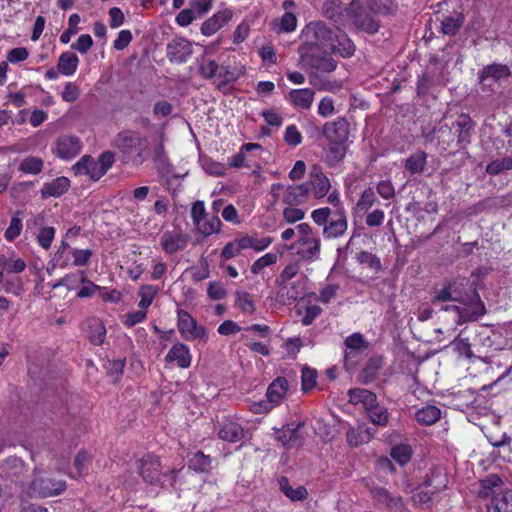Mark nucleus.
<instances>
[{
	"instance_id": "nucleus-17",
	"label": "nucleus",
	"mask_w": 512,
	"mask_h": 512,
	"mask_svg": "<svg viewBox=\"0 0 512 512\" xmlns=\"http://www.w3.org/2000/svg\"><path fill=\"white\" fill-rule=\"evenodd\" d=\"M189 237L181 232L166 231L161 237V246L167 254H174L179 250H183Z\"/></svg>"
},
{
	"instance_id": "nucleus-42",
	"label": "nucleus",
	"mask_w": 512,
	"mask_h": 512,
	"mask_svg": "<svg viewBox=\"0 0 512 512\" xmlns=\"http://www.w3.org/2000/svg\"><path fill=\"white\" fill-rule=\"evenodd\" d=\"M501 484H502V479L498 475L491 474V475L487 476L485 479L481 480V482H480L481 488L478 492L479 497L493 498V496L497 495L494 488L499 487Z\"/></svg>"
},
{
	"instance_id": "nucleus-27",
	"label": "nucleus",
	"mask_w": 512,
	"mask_h": 512,
	"mask_svg": "<svg viewBox=\"0 0 512 512\" xmlns=\"http://www.w3.org/2000/svg\"><path fill=\"white\" fill-rule=\"evenodd\" d=\"M382 365L383 359L381 356L370 357L358 376L359 382L365 385L373 382L382 368Z\"/></svg>"
},
{
	"instance_id": "nucleus-57",
	"label": "nucleus",
	"mask_w": 512,
	"mask_h": 512,
	"mask_svg": "<svg viewBox=\"0 0 512 512\" xmlns=\"http://www.w3.org/2000/svg\"><path fill=\"white\" fill-rule=\"evenodd\" d=\"M451 346L453 347V350L460 356H465L468 359H471L473 357L471 344L468 338H461L460 336H457L451 342Z\"/></svg>"
},
{
	"instance_id": "nucleus-18",
	"label": "nucleus",
	"mask_w": 512,
	"mask_h": 512,
	"mask_svg": "<svg viewBox=\"0 0 512 512\" xmlns=\"http://www.w3.org/2000/svg\"><path fill=\"white\" fill-rule=\"evenodd\" d=\"M233 16L230 9H224L217 12L212 17L204 21L201 26V32L205 36H211L216 33L220 28L227 24Z\"/></svg>"
},
{
	"instance_id": "nucleus-6",
	"label": "nucleus",
	"mask_w": 512,
	"mask_h": 512,
	"mask_svg": "<svg viewBox=\"0 0 512 512\" xmlns=\"http://www.w3.org/2000/svg\"><path fill=\"white\" fill-rule=\"evenodd\" d=\"M146 138L141 137L137 132L124 130L117 134L114 145L124 154L137 153L139 156L146 148Z\"/></svg>"
},
{
	"instance_id": "nucleus-10",
	"label": "nucleus",
	"mask_w": 512,
	"mask_h": 512,
	"mask_svg": "<svg viewBox=\"0 0 512 512\" xmlns=\"http://www.w3.org/2000/svg\"><path fill=\"white\" fill-rule=\"evenodd\" d=\"M370 492L376 504L387 512L405 511V504L401 496L394 495L384 487L379 486L371 488Z\"/></svg>"
},
{
	"instance_id": "nucleus-58",
	"label": "nucleus",
	"mask_w": 512,
	"mask_h": 512,
	"mask_svg": "<svg viewBox=\"0 0 512 512\" xmlns=\"http://www.w3.org/2000/svg\"><path fill=\"white\" fill-rule=\"evenodd\" d=\"M235 305L245 313L253 314L255 311V303L248 292H237Z\"/></svg>"
},
{
	"instance_id": "nucleus-50",
	"label": "nucleus",
	"mask_w": 512,
	"mask_h": 512,
	"mask_svg": "<svg viewBox=\"0 0 512 512\" xmlns=\"http://www.w3.org/2000/svg\"><path fill=\"white\" fill-rule=\"evenodd\" d=\"M158 291V287L153 285L141 286L138 292V295L141 297V300L138 303L139 308L143 310L147 309L152 304Z\"/></svg>"
},
{
	"instance_id": "nucleus-26",
	"label": "nucleus",
	"mask_w": 512,
	"mask_h": 512,
	"mask_svg": "<svg viewBox=\"0 0 512 512\" xmlns=\"http://www.w3.org/2000/svg\"><path fill=\"white\" fill-rule=\"evenodd\" d=\"M375 430L365 423L358 424L356 429H350L346 433L347 442L350 446L357 447L371 440Z\"/></svg>"
},
{
	"instance_id": "nucleus-33",
	"label": "nucleus",
	"mask_w": 512,
	"mask_h": 512,
	"mask_svg": "<svg viewBox=\"0 0 512 512\" xmlns=\"http://www.w3.org/2000/svg\"><path fill=\"white\" fill-rule=\"evenodd\" d=\"M414 418L418 424L430 426L441 418V410L435 405H426L415 412Z\"/></svg>"
},
{
	"instance_id": "nucleus-45",
	"label": "nucleus",
	"mask_w": 512,
	"mask_h": 512,
	"mask_svg": "<svg viewBox=\"0 0 512 512\" xmlns=\"http://www.w3.org/2000/svg\"><path fill=\"white\" fill-rule=\"evenodd\" d=\"M7 477H18L25 470V463L16 456H10L3 462L1 466Z\"/></svg>"
},
{
	"instance_id": "nucleus-32",
	"label": "nucleus",
	"mask_w": 512,
	"mask_h": 512,
	"mask_svg": "<svg viewBox=\"0 0 512 512\" xmlns=\"http://www.w3.org/2000/svg\"><path fill=\"white\" fill-rule=\"evenodd\" d=\"M488 512H512V489H504L493 496Z\"/></svg>"
},
{
	"instance_id": "nucleus-22",
	"label": "nucleus",
	"mask_w": 512,
	"mask_h": 512,
	"mask_svg": "<svg viewBox=\"0 0 512 512\" xmlns=\"http://www.w3.org/2000/svg\"><path fill=\"white\" fill-rule=\"evenodd\" d=\"M330 49L334 54H339L343 58H350L354 55L356 47L353 41L341 29L340 32H337V37Z\"/></svg>"
},
{
	"instance_id": "nucleus-7",
	"label": "nucleus",
	"mask_w": 512,
	"mask_h": 512,
	"mask_svg": "<svg viewBox=\"0 0 512 512\" xmlns=\"http://www.w3.org/2000/svg\"><path fill=\"white\" fill-rule=\"evenodd\" d=\"M510 68L505 64L493 63L484 66L478 72L479 84L483 91H494V84L502 78H506L510 75Z\"/></svg>"
},
{
	"instance_id": "nucleus-24",
	"label": "nucleus",
	"mask_w": 512,
	"mask_h": 512,
	"mask_svg": "<svg viewBox=\"0 0 512 512\" xmlns=\"http://www.w3.org/2000/svg\"><path fill=\"white\" fill-rule=\"evenodd\" d=\"M288 389V380L285 377H277L268 386L266 397L276 407L285 397Z\"/></svg>"
},
{
	"instance_id": "nucleus-13",
	"label": "nucleus",
	"mask_w": 512,
	"mask_h": 512,
	"mask_svg": "<svg viewBox=\"0 0 512 512\" xmlns=\"http://www.w3.org/2000/svg\"><path fill=\"white\" fill-rule=\"evenodd\" d=\"M322 134L328 142L346 143L349 137V122L344 117L326 122L323 125Z\"/></svg>"
},
{
	"instance_id": "nucleus-60",
	"label": "nucleus",
	"mask_w": 512,
	"mask_h": 512,
	"mask_svg": "<svg viewBox=\"0 0 512 512\" xmlns=\"http://www.w3.org/2000/svg\"><path fill=\"white\" fill-rule=\"evenodd\" d=\"M126 364V359H116V360H109L105 364V369L107 375L114 377L115 381H117L121 375L123 374V370Z\"/></svg>"
},
{
	"instance_id": "nucleus-47",
	"label": "nucleus",
	"mask_w": 512,
	"mask_h": 512,
	"mask_svg": "<svg viewBox=\"0 0 512 512\" xmlns=\"http://www.w3.org/2000/svg\"><path fill=\"white\" fill-rule=\"evenodd\" d=\"M22 214L23 212L21 210H17L12 216L10 224L4 233L7 241L12 242L20 235L23 228L22 219L20 217Z\"/></svg>"
},
{
	"instance_id": "nucleus-61",
	"label": "nucleus",
	"mask_w": 512,
	"mask_h": 512,
	"mask_svg": "<svg viewBox=\"0 0 512 512\" xmlns=\"http://www.w3.org/2000/svg\"><path fill=\"white\" fill-rule=\"evenodd\" d=\"M277 261V255L274 253H267L257 259L251 266V272L255 275L259 274L265 267L270 266Z\"/></svg>"
},
{
	"instance_id": "nucleus-52",
	"label": "nucleus",
	"mask_w": 512,
	"mask_h": 512,
	"mask_svg": "<svg viewBox=\"0 0 512 512\" xmlns=\"http://www.w3.org/2000/svg\"><path fill=\"white\" fill-rule=\"evenodd\" d=\"M221 226L222 222L218 215H213L211 219L201 222L196 228L204 237H208L213 233H219Z\"/></svg>"
},
{
	"instance_id": "nucleus-20",
	"label": "nucleus",
	"mask_w": 512,
	"mask_h": 512,
	"mask_svg": "<svg viewBox=\"0 0 512 512\" xmlns=\"http://www.w3.org/2000/svg\"><path fill=\"white\" fill-rule=\"evenodd\" d=\"M308 28L313 31L316 40L330 47L337 37V32L341 30L339 27H330L323 21L311 23Z\"/></svg>"
},
{
	"instance_id": "nucleus-3",
	"label": "nucleus",
	"mask_w": 512,
	"mask_h": 512,
	"mask_svg": "<svg viewBox=\"0 0 512 512\" xmlns=\"http://www.w3.org/2000/svg\"><path fill=\"white\" fill-rule=\"evenodd\" d=\"M177 327L181 336L187 341L196 339L207 341L208 334L205 327L198 325L195 318L185 310H177Z\"/></svg>"
},
{
	"instance_id": "nucleus-2",
	"label": "nucleus",
	"mask_w": 512,
	"mask_h": 512,
	"mask_svg": "<svg viewBox=\"0 0 512 512\" xmlns=\"http://www.w3.org/2000/svg\"><path fill=\"white\" fill-rule=\"evenodd\" d=\"M473 297L476 303L467 304L465 302H458L460 305H445L441 310L455 313V323L457 325L475 322L487 313V309L479 293H475Z\"/></svg>"
},
{
	"instance_id": "nucleus-31",
	"label": "nucleus",
	"mask_w": 512,
	"mask_h": 512,
	"mask_svg": "<svg viewBox=\"0 0 512 512\" xmlns=\"http://www.w3.org/2000/svg\"><path fill=\"white\" fill-rule=\"evenodd\" d=\"M349 402L357 405L362 404L365 408V411L368 408H371L377 402V396L374 392L363 389V388H353L348 391Z\"/></svg>"
},
{
	"instance_id": "nucleus-11",
	"label": "nucleus",
	"mask_w": 512,
	"mask_h": 512,
	"mask_svg": "<svg viewBox=\"0 0 512 512\" xmlns=\"http://www.w3.org/2000/svg\"><path fill=\"white\" fill-rule=\"evenodd\" d=\"M454 302H465L467 304L476 303L474 294L478 293V284L471 282L467 277L456 278L448 282Z\"/></svg>"
},
{
	"instance_id": "nucleus-25",
	"label": "nucleus",
	"mask_w": 512,
	"mask_h": 512,
	"mask_svg": "<svg viewBox=\"0 0 512 512\" xmlns=\"http://www.w3.org/2000/svg\"><path fill=\"white\" fill-rule=\"evenodd\" d=\"M315 92L313 89H292L288 95L287 100L300 109H309L313 103Z\"/></svg>"
},
{
	"instance_id": "nucleus-28",
	"label": "nucleus",
	"mask_w": 512,
	"mask_h": 512,
	"mask_svg": "<svg viewBox=\"0 0 512 512\" xmlns=\"http://www.w3.org/2000/svg\"><path fill=\"white\" fill-rule=\"evenodd\" d=\"M70 187V180L67 177L61 176L54 179L52 182L45 183L41 189L42 198L60 197L68 191Z\"/></svg>"
},
{
	"instance_id": "nucleus-46",
	"label": "nucleus",
	"mask_w": 512,
	"mask_h": 512,
	"mask_svg": "<svg viewBox=\"0 0 512 512\" xmlns=\"http://www.w3.org/2000/svg\"><path fill=\"white\" fill-rule=\"evenodd\" d=\"M155 166L159 172L164 177H169L172 173V165L169 162L168 156L164 151V146L160 144L156 149L155 158H154Z\"/></svg>"
},
{
	"instance_id": "nucleus-37",
	"label": "nucleus",
	"mask_w": 512,
	"mask_h": 512,
	"mask_svg": "<svg viewBox=\"0 0 512 512\" xmlns=\"http://www.w3.org/2000/svg\"><path fill=\"white\" fill-rule=\"evenodd\" d=\"M278 484L281 492L284 493L292 501H303L307 498L308 492L304 486H298L297 488H293L287 477L281 476L278 479Z\"/></svg>"
},
{
	"instance_id": "nucleus-35",
	"label": "nucleus",
	"mask_w": 512,
	"mask_h": 512,
	"mask_svg": "<svg viewBox=\"0 0 512 512\" xmlns=\"http://www.w3.org/2000/svg\"><path fill=\"white\" fill-rule=\"evenodd\" d=\"M218 436L224 441L231 443L239 442L244 437V430L240 424L235 422H227L221 426Z\"/></svg>"
},
{
	"instance_id": "nucleus-55",
	"label": "nucleus",
	"mask_w": 512,
	"mask_h": 512,
	"mask_svg": "<svg viewBox=\"0 0 512 512\" xmlns=\"http://www.w3.org/2000/svg\"><path fill=\"white\" fill-rule=\"evenodd\" d=\"M377 201L373 188L369 187L363 191L360 199L356 204V209L359 212H367Z\"/></svg>"
},
{
	"instance_id": "nucleus-34",
	"label": "nucleus",
	"mask_w": 512,
	"mask_h": 512,
	"mask_svg": "<svg viewBox=\"0 0 512 512\" xmlns=\"http://www.w3.org/2000/svg\"><path fill=\"white\" fill-rule=\"evenodd\" d=\"M346 143L329 142L325 150V162L329 167H335L341 163L346 155Z\"/></svg>"
},
{
	"instance_id": "nucleus-38",
	"label": "nucleus",
	"mask_w": 512,
	"mask_h": 512,
	"mask_svg": "<svg viewBox=\"0 0 512 512\" xmlns=\"http://www.w3.org/2000/svg\"><path fill=\"white\" fill-rule=\"evenodd\" d=\"M79 59L76 54L63 52L58 59V72L65 76L73 75L78 67Z\"/></svg>"
},
{
	"instance_id": "nucleus-36",
	"label": "nucleus",
	"mask_w": 512,
	"mask_h": 512,
	"mask_svg": "<svg viewBox=\"0 0 512 512\" xmlns=\"http://www.w3.org/2000/svg\"><path fill=\"white\" fill-rule=\"evenodd\" d=\"M344 344L348 349H350L349 352H345L346 366L351 361V359L355 357L356 353L359 350H365L367 348V343L365 342L363 335L359 332L353 333L352 335L348 336L345 339Z\"/></svg>"
},
{
	"instance_id": "nucleus-51",
	"label": "nucleus",
	"mask_w": 512,
	"mask_h": 512,
	"mask_svg": "<svg viewBox=\"0 0 512 512\" xmlns=\"http://www.w3.org/2000/svg\"><path fill=\"white\" fill-rule=\"evenodd\" d=\"M43 169V161L41 158L29 156L26 157L19 166V170L27 174H39Z\"/></svg>"
},
{
	"instance_id": "nucleus-48",
	"label": "nucleus",
	"mask_w": 512,
	"mask_h": 512,
	"mask_svg": "<svg viewBox=\"0 0 512 512\" xmlns=\"http://www.w3.org/2000/svg\"><path fill=\"white\" fill-rule=\"evenodd\" d=\"M353 24L357 29L364 31L368 34H375L378 32L380 25L377 20L372 18L369 15L355 17L353 20Z\"/></svg>"
},
{
	"instance_id": "nucleus-9",
	"label": "nucleus",
	"mask_w": 512,
	"mask_h": 512,
	"mask_svg": "<svg viewBox=\"0 0 512 512\" xmlns=\"http://www.w3.org/2000/svg\"><path fill=\"white\" fill-rule=\"evenodd\" d=\"M476 123L468 114H460L452 123L453 131L457 136L458 150H465L471 144L472 135L475 132Z\"/></svg>"
},
{
	"instance_id": "nucleus-21",
	"label": "nucleus",
	"mask_w": 512,
	"mask_h": 512,
	"mask_svg": "<svg viewBox=\"0 0 512 512\" xmlns=\"http://www.w3.org/2000/svg\"><path fill=\"white\" fill-rule=\"evenodd\" d=\"M85 332L89 341L96 346L102 345L106 337V328L97 317H91L85 322Z\"/></svg>"
},
{
	"instance_id": "nucleus-16",
	"label": "nucleus",
	"mask_w": 512,
	"mask_h": 512,
	"mask_svg": "<svg viewBox=\"0 0 512 512\" xmlns=\"http://www.w3.org/2000/svg\"><path fill=\"white\" fill-rule=\"evenodd\" d=\"M310 190L313 188L314 197L321 199L327 195L331 188L328 177L323 173L322 167L318 164H314L309 173Z\"/></svg>"
},
{
	"instance_id": "nucleus-53",
	"label": "nucleus",
	"mask_w": 512,
	"mask_h": 512,
	"mask_svg": "<svg viewBox=\"0 0 512 512\" xmlns=\"http://www.w3.org/2000/svg\"><path fill=\"white\" fill-rule=\"evenodd\" d=\"M505 170H512V157L493 160L486 166L489 175H498Z\"/></svg>"
},
{
	"instance_id": "nucleus-44",
	"label": "nucleus",
	"mask_w": 512,
	"mask_h": 512,
	"mask_svg": "<svg viewBox=\"0 0 512 512\" xmlns=\"http://www.w3.org/2000/svg\"><path fill=\"white\" fill-rule=\"evenodd\" d=\"M369 419L374 425L386 426L389 422V412L384 406H381L378 401L366 410Z\"/></svg>"
},
{
	"instance_id": "nucleus-8",
	"label": "nucleus",
	"mask_w": 512,
	"mask_h": 512,
	"mask_svg": "<svg viewBox=\"0 0 512 512\" xmlns=\"http://www.w3.org/2000/svg\"><path fill=\"white\" fill-rule=\"evenodd\" d=\"M437 21L440 23L439 32L447 36H455L459 33L465 22L463 10H452L436 14Z\"/></svg>"
},
{
	"instance_id": "nucleus-5",
	"label": "nucleus",
	"mask_w": 512,
	"mask_h": 512,
	"mask_svg": "<svg viewBox=\"0 0 512 512\" xmlns=\"http://www.w3.org/2000/svg\"><path fill=\"white\" fill-rule=\"evenodd\" d=\"M65 489L66 482L64 480H57L46 475L34 477L30 484L32 494L42 498L59 495Z\"/></svg>"
},
{
	"instance_id": "nucleus-62",
	"label": "nucleus",
	"mask_w": 512,
	"mask_h": 512,
	"mask_svg": "<svg viewBox=\"0 0 512 512\" xmlns=\"http://www.w3.org/2000/svg\"><path fill=\"white\" fill-rule=\"evenodd\" d=\"M302 390L308 392L316 385L317 371L308 367L302 369Z\"/></svg>"
},
{
	"instance_id": "nucleus-29",
	"label": "nucleus",
	"mask_w": 512,
	"mask_h": 512,
	"mask_svg": "<svg viewBox=\"0 0 512 512\" xmlns=\"http://www.w3.org/2000/svg\"><path fill=\"white\" fill-rule=\"evenodd\" d=\"M310 192V184L305 182L296 186H289L283 198V202L290 206H296L305 202Z\"/></svg>"
},
{
	"instance_id": "nucleus-39",
	"label": "nucleus",
	"mask_w": 512,
	"mask_h": 512,
	"mask_svg": "<svg viewBox=\"0 0 512 512\" xmlns=\"http://www.w3.org/2000/svg\"><path fill=\"white\" fill-rule=\"evenodd\" d=\"M437 149L441 152H445L451 148L455 140V133L452 125L442 124L437 127Z\"/></svg>"
},
{
	"instance_id": "nucleus-59",
	"label": "nucleus",
	"mask_w": 512,
	"mask_h": 512,
	"mask_svg": "<svg viewBox=\"0 0 512 512\" xmlns=\"http://www.w3.org/2000/svg\"><path fill=\"white\" fill-rule=\"evenodd\" d=\"M80 16L77 13L71 14L68 19V29L60 35V42L63 44L69 43L71 36L77 34Z\"/></svg>"
},
{
	"instance_id": "nucleus-19",
	"label": "nucleus",
	"mask_w": 512,
	"mask_h": 512,
	"mask_svg": "<svg viewBox=\"0 0 512 512\" xmlns=\"http://www.w3.org/2000/svg\"><path fill=\"white\" fill-rule=\"evenodd\" d=\"M303 426L304 422H298L294 428L290 427L289 425L283 426L281 430H277V441L281 442L284 446H301L304 437L300 434L299 429Z\"/></svg>"
},
{
	"instance_id": "nucleus-63",
	"label": "nucleus",
	"mask_w": 512,
	"mask_h": 512,
	"mask_svg": "<svg viewBox=\"0 0 512 512\" xmlns=\"http://www.w3.org/2000/svg\"><path fill=\"white\" fill-rule=\"evenodd\" d=\"M87 281V278L84 276L83 272L79 271L77 273L66 274L62 278V283L64 287L68 290H74L78 287L80 283H84Z\"/></svg>"
},
{
	"instance_id": "nucleus-54",
	"label": "nucleus",
	"mask_w": 512,
	"mask_h": 512,
	"mask_svg": "<svg viewBox=\"0 0 512 512\" xmlns=\"http://www.w3.org/2000/svg\"><path fill=\"white\" fill-rule=\"evenodd\" d=\"M357 261L362 265H367L369 268L374 270L375 272H379L382 270V264L380 258L369 252V251H361L357 254Z\"/></svg>"
},
{
	"instance_id": "nucleus-30",
	"label": "nucleus",
	"mask_w": 512,
	"mask_h": 512,
	"mask_svg": "<svg viewBox=\"0 0 512 512\" xmlns=\"http://www.w3.org/2000/svg\"><path fill=\"white\" fill-rule=\"evenodd\" d=\"M213 459L203 451H196L191 454L187 461L188 469L196 473H208L212 469Z\"/></svg>"
},
{
	"instance_id": "nucleus-49",
	"label": "nucleus",
	"mask_w": 512,
	"mask_h": 512,
	"mask_svg": "<svg viewBox=\"0 0 512 512\" xmlns=\"http://www.w3.org/2000/svg\"><path fill=\"white\" fill-rule=\"evenodd\" d=\"M390 456L393 460H395L399 465H406L412 456V449L409 445L400 444L391 448Z\"/></svg>"
},
{
	"instance_id": "nucleus-40",
	"label": "nucleus",
	"mask_w": 512,
	"mask_h": 512,
	"mask_svg": "<svg viewBox=\"0 0 512 512\" xmlns=\"http://www.w3.org/2000/svg\"><path fill=\"white\" fill-rule=\"evenodd\" d=\"M309 64L312 69L324 73L333 72L337 68V61L328 54L311 55Z\"/></svg>"
},
{
	"instance_id": "nucleus-15",
	"label": "nucleus",
	"mask_w": 512,
	"mask_h": 512,
	"mask_svg": "<svg viewBox=\"0 0 512 512\" xmlns=\"http://www.w3.org/2000/svg\"><path fill=\"white\" fill-rule=\"evenodd\" d=\"M55 144L56 155L64 160L75 157L82 148L80 139L74 135H62L56 140Z\"/></svg>"
},
{
	"instance_id": "nucleus-12",
	"label": "nucleus",
	"mask_w": 512,
	"mask_h": 512,
	"mask_svg": "<svg viewBox=\"0 0 512 512\" xmlns=\"http://www.w3.org/2000/svg\"><path fill=\"white\" fill-rule=\"evenodd\" d=\"M192 52V43L184 37H175L166 46V56L171 63L187 62Z\"/></svg>"
},
{
	"instance_id": "nucleus-43",
	"label": "nucleus",
	"mask_w": 512,
	"mask_h": 512,
	"mask_svg": "<svg viewBox=\"0 0 512 512\" xmlns=\"http://www.w3.org/2000/svg\"><path fill=\"white\" fill-rule=\"evenodd\" d=\"M427 154L424 151H418L410 155L405 162V169L411 174H417L424 171L426 166Z\"/></svg>"
},
{
	"instance_id": "nucleus-4",
	"label": "nucleus",
	"mask_w": 512,
	"mask_h": 512,
	"mask_svg": "<svg viewBox=\"0 0 512 512\" xmlns=\"http://www.w3.org/2000/svg\"><path fill=\"white\" fill-rule=\"evenodd\" d=\"M161 468L160 459L154 454H146L137 461L138 474L143 481L149 485L159 484L163 488L165 485L160 482Z\"/></svg>"
},
{
	"instance_id": "nucleus-56",
	"label": "nucleus",
	"mask_w": 512,
	"mask_h": 512,
	"mask_svg": "<svg viewBox=\"0 0 512 512\" xmlns=\"http://www.w3.org/2000/svg\"><path fill=\"white\" fill-rule=\"evenodd\" d=\"M55 232L56 230L52 226L41 227L38 234L36 235L38 244L43 249L48 250L51 247L52 241L55 237Z\"/></svg>"
},
{
	"instance_id": "nucleus-41",
	"label": "nucleus",
	"mask_w": 512,
	"mask_h": 512,
	"mask_svg": "<svg viewBox=\"0 0 512 512\" xmlns=\"http://www.w3.org/2000/svg\"><path fill=\"white\" fill-rule=\"evenodd\" d=\"M323 15L335 23H340L343 17L341 0H325L322 6Z\"/></svg>"
},
{
	"instance_id": "nucleus-14",
	"label": "nucleus",
	"mask_w": 512,
	"mask_h": 512,
	"mask_svg": "<svg viewBox=\"0 0 512 512\" xmlns=\"http://www.w3.org/2000/svg\"><path fill=\"white\" fill-rule=\"evenodd\" d=\"M348 227L346 212L344 208H338L333 211L323 228V236L327 239L338 238L342 236Z\"/></svg>"
},
{
	"instance_id": "nucleus-23",
	"label": "nucleus",
	"mask_w": 512,
	"mask_h": 512,
	"mask_svg": "<svg viewBox=\"0 0 512 512\" xmlns=\"http://www.w3.org/2000/svg\"><path fill=\"white\" fill-rule=\"evenodd\" d=\"M167 363L177 362L180 368H188L191 364V355L188 347L183 343L174 344L165 356Z\"/></svg>"
},
{
	"instance_id": "nucleus-1",
	"label": "nucleus",
	"mask_w": 512,
	"mask_h": 512,
	"mask_svg": "<svg viewBox=\"0 0 512 512\" xmlns=\"http://www.w3.org/2000/svg\"><path fill=\"white\" fill-rule=\"evenodd\" d=\"M114 162V153L110 151L101 153L98 160H95L91 155H83L80 160L72 166V170L76 176L87 175L90 180L98 181L107 173Z\"/></svg>"
},
{
	"instance_id": "nucleus-64",
	"label": "nucleus",
	"mask_w": 512,
	"mask_h": 512,
	"mask_svg": "<svg viewBox=\"0 0 512 512\" xmlns=\"http://www.w3.org/2000/svg\"><path fill=\"white\" fill-rule=\"evenodd\" d=\"M310 245L301 247L297 254L304 260H311L320 252V240L309 241Z\"/></svg>"
}]
</instances>
